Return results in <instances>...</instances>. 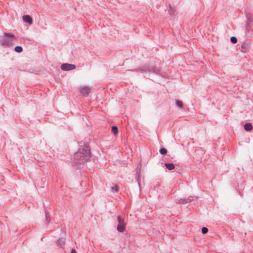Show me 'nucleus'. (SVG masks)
<instances>
[{"mask_svg": "<svg viewBox=\"0 0 253 253\" xmlns=\"http://www.w3.org/2000/svg\"><path fill=\"white\" fill-rule=\"evenodd\" d=\"M112 131L114 135H116L118 132V129L116 126H113L112 127Z\"/></svg>", "mask_w": 253, "mask_h": 253, "instance_id": "4468645a", "label": "nucleus"}, {"mask_svg": "<svg viewBox=\"0 0 253 253\" xmlns=\"http://www.w3.org/2000/svg\"><path fill=\"white\" fill-rule=\"evenodd\" d=\"M71 253H77V252H76V251L75 250L73 249V250L71 251Z\"/></svg>", "mask_w": 253, "mask_h": 253, "instance_id": "4be33fe9", "label": "nucleus"}, {"mask_svg": "<svg viewBox=\"0 0 253 253\" xmlns=\"http://www.w3.org/2000/svg\"><path fill=\"white\" fill-rule=\"evenodd\" d=\"M126 224L125 222H119L117 226V230L120 232H123L125 231L126 228Z\"/></svg>", "mask_w": 253, "mask_h": 253, "instance_id": "423d86ee", "label": "nucleus"}, {"mask_svg": "<svg viewBox=\"0 0 253 253\" xmlns=\"http://www.w3.org/2000/svg\"><path fill=\"white\" fill-rule=\"evenodd\" d=\"M245 129L247 131H250L253 128V126L251 123H246L244 126Z\"/></svg>", "mask_w": 253, "mask_h": 253, "instance_id": "9d476101", "label": "nucleus"}, {"mask_svg": "<svg viewBox=\"0 0 253 253\" xmlns=\"http://www.w3.org/2000/svg\"><path fill=\"white\" fill-rule=\"evenodd\" d=\"M208 232V229L207 227H204L202 228V232L203 234L207 233Z\"/></svg>", "mask_w": 253, "mask_h": 253, "instance_id": "aec40b11", "label": "nucleus"}, {"mask_svg": "<svg viewBox=\"0 0 253 253\" xmlns=\"http://www.w3.org/2000/svg\"><path fill=\"white\" fill-rule=\"evenodd\" d=\"M118 221H119V222L123 221V220H121V217L120 216L118 217Z\"/></svg>", "mask_w": 253, "mask_h": 253, "instance_id": "412c9836", "label": "nucleus"}, {"mask_svg": "<svg viewBox=\"0 0 253 253\" xmlns=\"http://www.w3.org/2000/svg\"><path fill=\"white\" fill-rule=\"evenodd\" d=\"M58 244L61 248H63L65 244V241L63 239H60L58 240Z\"/></svg>", "mask_w": 253, "mask_h": 253, "instance_id": "2eb2a0df", "label": "nucleus"}, {"mask_svg": "<svg viewBox=\"0 0 253 253\" xmlns=\"http://www.w3.org/2000/svg\"><path fill=\"white\" fill-rule=\"evenodd\" d=\"M90 157V149L86 145L80 146L79 151L76 152L73 157V163L77 167L85 164Z\"/></svg>", "mask_w": 253, "mask_h": 253, "instance_id": "f257e3e1", "label": "nucleus"}, {"mask_svg": "<svg viewBox=\"0 0 253 253\" xmlns=\"http://www.w3.org/2000/svg\"><path fill=\"white\" fill-rule=\"evenodd\" d=\"M165 165L169 170H172L175 168L174 165L172 163H166Z\"/></svg>", "mask_w": 253, "mask_h": 253, "instance_id": "1a4fd4ad", "label": "nucleus"}, {"mask_svg": "<svg viewBox=\"0 0 253 253\" xmlns=\"http://www.w3.org/2000/svg\"><path fill=\"white\" fill-rule=\"evenodd\" d=\"M167 152V150L165 148H161L160 149V153L162 154V155H166V153Z\"/></svg>", "mask_w": 253, "mask_h": 253, "instance_id": "a211bd4d", "label": "nucleus"}, {"mask_svg": "<svg viewBox=\"0 0 253 253\" xmlns=\"http://www.w3.org/2000/svg\"><path fill=\"white\" fill-rule=\"evenodd\" d=\"M16 37L12 33H4L3 37L0 40V44L3 46H9L13 44Z\"/></svg>", "mask_w": 253, "mask_h": 253, "instance_id": "f03ea898", "label": "nucleus"}, {"mask_svg": "<svg viewBox=\"0 0 253 253\" xmlns=\"http://www.w3.org/2000/svg\"><path fill=\"white\" fill-rule=\"evenodd\" d=\"M193 200L192 199V197H189L187 199H181L178 203L179 204H186V203H188V202H190L191 201H192Z\"/></svg>", "mask_w": 253, "mask_h": 253, "instance_id": "6e6552de", "label": "nucleus"}, {"mask_svg": "<svg viewBox=\"0 0 253 253\" xmlns=\"http://www.w3.org/2000/svg\"><path fill=\"white\" fill-rule=\"evenodd\" d=\"M76 68V66L74 64L64 63L61 65V69L63 71H70Z\"/></svg>", "mask_w": 253, "mask_h": 253, "instance_id": "20e7f679", "label": "nucleus"}, {"mask_svg": "<svg viewBox=\"0 0 253 253\" xmlns=\"http://www.w3.org/2000/svg\"><path fill=\"white\" fill-rule=\"evenodd\" d=\"M24 22H27L29 24H32L33 23L32 18L28 15H24L22 17Z\"/></svg>", "mask_w": 253, "mask_h": 253, "instance_id": "0eeeda50", "label": "nucleus"}, {"mask_svg": "<svg viewBox=\"0 0 253 253\" xmlns=\"http://www.w3.org/2000/svg\"><path fill=\"white\" fill-rule=\"evenodd\" d=\"M119 186L117 184H113V185L111 186V189L112 191L115 192H118L119 191Z\"/></svg>", "mask_w": 253, "mask_h": 253, "instance_id": "9b49d317", "label": "nucleus"}, {"mask_svg": "<svg viewBox=\"0 0 253 253\" xmlns=\"http://www.w3.org/2000/svg\"><path fill=\"white\" fill-rule=\"evenodd\" d=\"M176 104L178 107L180 108H182L183 103L181 101L176 100Z\"/></svg>", "mask_w": 253, "mask_h": 253, "instance_id": "f3484780", "label": "nucleus"}, {"mask_svg": "<svg viewBox=\"0 0 253 253\" xmlns=\"http://www.w3.org/2000/svg\"><path fill=\"white\" fill-rule=\"evenodd\" d=\"M251 43L248 42H243L241 46V51L242 52H247L250 48Z\"/></svg>", "mask_w": 253, "mask_h": 253, "instance_id": "39448f33", "label": "nucleus"}, {"mask_svg": "<svg viewBox=\"0 0 253 253\" xmlns=\"http://www.w3.org/2000/svg\"><path fill=\"white\" fill-rule=\"evenodd\" d=\"M176 10L174 7L172 6H169V13L171 15H174L175 14Z\"/></svg>", "mask_w": 253, "mask_h": 253, "instance_id": "ddd939ff", "label": "nucleus"}, {"mask_svg": "<svg viewBox=\"0 0 253 253\" xmlns=\"http://www.w3.org/2000/svg\"><path fill=\"white\" fill-rule=\"evenodd\" d=\"M230 41L233 43H236L237 42V39L235 37H232L230 38Z\"/></svg>", "mask_w": 253, "mask_h": 253, "instance_id": "6ab92c4d", "label": "nucleus"}, {"mask_svg": "<svg viewBox=\"0 0 253 253\" xmlns=\"http://www.w3.org/2000/svg\"><path fill=\"white\" fill-rule=\"evenodd\" d=\"M253 21H250L249 23L248 24V26H247V28H248V27L250 26V24L252 23Z\"/></svg>", "mask_w": 253, "mask_h": 253, "instance_id": "5701e85b", "label": "nucleus"}, {"mask_svg": "<svg viewBox=\"0 0 253 253\" xmlns=\"http://www.w3.org/2000/svg\"><path fill=\"white\" fill-rule=\"evenodd\" d=\"M80 91L84 96H86L91 91V88L89 86L84 85L80 87Z\"/></svg>", "mask_w": 253, "mask_h": 253, "instance_id": "7ed1b4c3", "label": "nucleus"}, {"mask_svg": "<svg viewBox=\"0 0 253 253\" xmlns=\"http://www.w3.org/2000/svg\"><path fill=\"white\" fill-rule=\"evenodd\" d=\"M23 50V48L21 46H17L15 47V51L17 52H21Z\"/></svg>", "mask_w": 253, "mask_h": 253, "instance_id": "dca6fc26", "label": "nucleus"}, {"mask_svg": "<svg viewBox=\"0 0 253 253\" xmlns=\"http://www.w3.org/2000/svg\"><path fill=\"white\" fill-rule=\"evenodd\" d=\"M144 69H143V71H151L152 70H153V72H155V73H158L160 71L159 69H152V68H149L147 67H144Z\"/></svg>", "mask_w": 253, "mask_h": 253, "instance_id": "f8f14e48", "label": "nucleus"}]
</instances>
